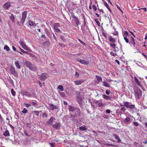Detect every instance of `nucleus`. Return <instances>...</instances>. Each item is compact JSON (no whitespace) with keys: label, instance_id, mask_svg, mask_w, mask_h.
<instances>
[{"label":"nucleus","instance_id":"f257e3e1","mask_svg":"<svg viewBox=\"0 0 147 147\" xmlns=\"http://www.w3.org/2000/svg\"><path fill=\"white\" fill-rule=\"evenodd\" d=\"M24 64L31 70L33 71L37 70V68L35 65H33L29 61H25L24 62Z\"/></svg>","mask_w":147,"mask_h":147},{"label":"nucleus","instance_id":"f03ea898","mask_svg":"<svg viewBox=\"0 0 147 147\" xmlns=\"http://www.w3.org/2000/svg\"><path fill=\"white\" fill-rule=\"evenodd\" d=\"M135 95L136 98L139 99L142 94V91L138 88L134 89Z\"/></svg>","mask_w":147,"mask_h":147},{"label":"nucleus","instance_id":"7ed1b4c3","mask_svg":"<svg viewBox=\"0 0 147 147\" xmlns=\"http://www.w3.org/2000/svg\"><path fill=\"white\" fill-rule=\"evenodd\" d=\"M124 105L127 108H129L131 109H133L134 108L135 106L131 104L130 102H123Z\"/></svg>","mask_w":147,"mask_h":147},{"label":"nucleus","instance_id":"20e7f679","mask_svg":"<svg viewBox=\"0 0 147 147\" xmlns=\"http://www.w3.org/2000/svg\"><path fill=\"white\" fill-rule=\"evenodd\" d=\"M76 60L81 63L84 65H87L89 64V61L88 60H85L82 59L80 58H78L76 59Z\"/></svg>","mask_w":147,"mask_h":147},{"label":"nucleus","instance_id":"39448f33","mask_svg":"<svg viewBox=\"0 0 147 147\" xmlns=\"http://www.w3.org/2000/svg\"><path fill=\"white\" fill-rule=\"evenodd\" d=\"M27 13V11H25L22 13V18L20 20V22L22 24H24L25 22V21Z\"/></svg>","mask_w":147,"mask_h":147},{"label":"nucleus","instance_id":"423d86ee","mask_svg":"<svg viewBox=\"0 0 147 147\" xmlns=\"http://www.w3.org/2000/svg\"><path fill=\"white\" fill-rule=\"evenodd\" d=\"M71 16L72 18H73L75 21L76 24L77 26H78L80 24V21L78 18L75 16L74 13L73 12H71Z\"/></svg>","mask_w":147,"mask_h":147},{"label":"nucleus","instance_id":"0eeeda50","mask_svg":"<svg viewBox=\"0 0 147 147\" xmlns=\"http://www.w3.org/2000/svg\"><path fill=\"white\" fill-rule=\"evenodd\" d=\"M19 43L21 45L23 48L24 49L27 50L28 51L30 52V50L27 46L25 43L22 41H20L19 42Z\"/></svg>","mask_w":147,"mask_h":147},{"label":"nucleus","instance_id":"6e6552de","mask_svg":"<svg viewBox=\"0 0 147 147\" xmlns=\"http://www.w3.org/2000/svg\"><path fill=\"white\" fill-rule=\"evenodd\" d=\"M10 71L11 74L16 76L17 75V72L16 71L15 68L13 66H11L10 68Z\"/></svg>","mask_w":147,"mask_h":147},{"label":"nucleus","instance_id":"1a4fd4ad","mask_svg":"<svg viewBox=\"0 0 147 147\" xmlns=\"http://www.w3.org/2000/svg\"><path fill=\"white\" fill-rule=\"evenodd\" d=\"M48 77V75L47 73L42 74L40 76V79L41 80H44Z\"/></svg>","mask_w":147,"mask_h":147},{"label":"nucleus","instance_id":"9d476101","mask_svg":"<svg viewBox=\"0 0 147 147\" xmlns=\"http://www.w3.org/2000/svg\"><path fill=\"white\" fill-rule=\"evenodd\" d=\"M109 44L111 47L114 49L115 52H117L119 51V48L118 47H116V45L115 43H110Z\"/></svg>","mask_w":147,"mask_h":147},{"label":"nucleus","instance_id":"9b49d317","mask_svg":"<svg viewBox=\"0 0 147 147\" xmlns=\"http://www.w3.org/2000/svg\"><path fill=\"white\" fill-rule=\"evenodd\" d=\"M52 127L56 129H59L61 126V124L59 123H56L53 124H51Z\"/></svg>","mask_w":147,"mask_h":147},{"label":"nucleus","instance_id":"f8f14e48","mask_svg":"<svg viewBox=\"0 0 147 147\" xmlns=\"http://www.w3.org/2000/svg\"><path fill=\"white\" fill-rule=\"evenodd\" d=\"M11 6L10 3L9 2H6L3 5V7L5 9H7Z\"/></svg>","mask_w":147,"mask_h":147},{"label":"nucleus","instance_id":"ddd939ff","mask_svg":"<svg viewBox=\"0 0 147 147\" xmlns=\"http://www.w3.org/2000/svg\"><path fill=\"white\" fill-rule=\"evenodd\" d=\"M75 111L76 112L75 114V116H80L81 115V113L80 109L78 108L77 107L76 109L75 110Z\"/></svg>","mask_w":147,"mask_h":147},{"label":"nucleus","instance_id":"4468645a","mask_svg":"<svg viewBox=\"0 0 147 147\" xmlns=\"http://www.w3.org/2000/svg\"><path fill=\"white\" fill-rule=\"evenodd\" d=\"M84 82V80H77L76 81H75L74 82L75 83V84L76 85H78L82 84V83Z\"/></svg>","mask_w":147,"mask_h":147},{"label":"nucleus","instance_id":"2eb2a0df","mask_svg":"<svg viewBox=\"0 0 147 147\" xmlns=\"http://www.w3.org/2000/svg\"><path fill=\"white\" fill-rule=\"evenodd\" d=\"M77 101L79 105L80 106H81L82 104V99L81 97L78 98H77Z\"/></svg>","mask_w":147,"mask_h":147},{"label":"nucleus","instance_id":"dca6fc26","mask_svg":"<svg viewBox=\"0 0 147 147\" xmlns=\"http://www.w3.org/2000/svg\"><path fill=\"white\" fill-rule=\"evenodd\" d=\"M76 108L77 107L69 105L68 106V109L69 111L71 112H73L76 109Z\"/></svg>","mask_w":147,"mask_h":147},{"label":"nucleus","instance_id":"f3484780","mask_svg":"<svg viewBox=\"0 0 147 147\" xmlns=\"http://www.w3.org/2000/svg\"><path fill=\"white\" fill-rule=\"evenodd\" d=\"M134 78L135 82H136L137 84L142 89L143 87L142 85L140 84V82L138 80L137 78L135 76L134 77Z\"/></svg>","mask_w":147,"mask_h":147},{"label":"nucleus","instance_id":"a211bd4d","mask_svg":"<svg viewBox=\"0 0 147 147\" xmlns=\"http://www.w3.org/2000/svg\"><path fill=\"white\" fill-rule=\"evenodd\" d=\"M54 119H55V118L53 117H51L49 120L47 122L46 124L47 125L51 124L53 123Z\"/></svg>","mask_w":147,"mask_h":147},{"label":"nucleus","instance_id":"6ab92c4d","mask_svg":"<svg viewBox=\"0 0 147 147\" xmlns=\"http://www.w3.org/2000/svg\"><path fill=\"white\" fill-rule=\"evenodd\" d=\"M49 106L50 109L51 110L58 109V107L57 106L53 104H50Z\"/></svg>","mask_w":147,"mask_h":147},{"label":"nucleus","instance_id":"aec40b11","mask_svg":"<svg viewBox=\"0 0 147 147\" xmlns=\"http://www.w3.org/2000/svg\"><path fill=\"white\" fill-rule=\"evenodd\" d=\"M109 40L111 43H113L116 42L115 39L113 38L111 36H110L109 37Z\"/></svg>","mask_w":147,"mask_h":147},{"label":"nucleus","instance_id":"412c9836","mask_svg":"<svg viewBox=\"0 0 147 147\" xmlns=\"http://www.w3.org/2000/svg\"><path fill=\"white\" fill-rule=\"evenodd\" d=\"M45 32L46 35L50 38H51V34L49 30L46 28L45 29Z\"/></svg>","mask_w":147,"mask_h":147},{"label":"nucleus","instance_id":"4be33fe9","mask_svg":"<svg viewBox=\"0 0 147 147\" xmlns=\"http://www.w3.org/2000/svg\"><path fill=\"white\" fill-rule=\"evenodd\" d=\"M102 85L106 87L109 88L110 86V85L106 82L104 81L102 82Z\"/></svg>","mask_w":147,"mask_h":147},{"label":"nucleus","instance_id":"5701e85b","mask_svg":"<svg viewBox=\"0 0 147 147\" xmlns=\"http://www.w3.org/2000/svg\"><path fill=\"white\" fill-rule=\"evenodd\" d=\"M9 18L10 20L11 21L13 22H15V17L14 16L13 14H11L9 16Z\"/></svg>","mask_w":147,"mask_h":147},{"label":"nucleus","instance_id":"b1692460","mask_svg":"<svg viewBox=\"0 0 147 147\" xmlns=\"http://www.w3.org/2000/svg\"><path fill=\"white\" fill-rule=\"evenodd\" d=\"M102 97L104 99L106 100H111V97L109 96H107L105 94H103L102 95Z\"/></svg>","mask_w":147,"mask_h":147},{"label":"nucleus","instance_id":"393cba45","mask_svg":"<svg viewBox=\"0 0 147 147\" xmlns=\"http://www.w3.org/2000/svg\"><path fill=\"white\" fill-rule=\"evenodd\" d=\"M113 136L114 137L115 139L118 142H121V140L119 138L116 134H113Z\"/></svg>","mask_w":147,"mask_h":147},{"label":"nucleus","instance_id":"a878e982","mask_svg":"<svg viewBox=\"0 0 147 147\" xmlns=\"http://www.w3.org/2000/svg\"><path fill=\"white\" fill-rule=\"evenodd\" d=\"M28 24L31 26H36V24L33 21L29 20Z\"/></svg>","mask_w":147,"mask_h":147},{"label":"nucleus","instance_id":"bb28decb","mask_svg":"<svg viewBox=\"0 0 147 147\" xmlns=\"http://www.w3.org/2000/svg\"><path fill=\"white\" fill-rule=\"evenodd\" d=\"M79 129L81 131H85L87 129V128L86 126L84 125V126H81L79 127Z\"/></svg>","mask_w":147,"mask_h":147},{"label":"nucleus","instance_id":"cd10ccee","mask_svg":"<svg viewBox=\"0 0 147 147\" xmlns=\"http://www.w3.org/2000/svg\"><path fill=\"white\" fill-rule=\"evenodd\" d=\"M130 119L129 117H127L124 119V121L125 123H128L130 121Z\"/></svg>","mask_w":147,"mask_h":147},{"label":"nucleus","instance_id":"c85d7f7f","mask_svg":"<svg viewBox=\"0 0 147 147\" xmlns=\"http://www.w3.org/2000/svg\"><path fill=\"white\" fill-rule=\"evenodd\" d=\"M15 64L17 67V68L18 69H20L21 68V67L20 65L19 64V63L18 62V61H17L15 62Z\"/></svg>","mask_w":147,"mask_h":147},{"label":"nucleus","instance_id":"c756f323","mask_svg":"<svg viewBox=\"0 0 147 147\" xmlns=\"http://www.w3.org/2000/svg\"><path fill=\"white\" fill-rule=\"evenodd\" d=\"M96 77L97 80L99 82L102 81V78L101 76H99L96 75Z\"/></svg>","mask_w":147,"mask_h":147},{"label":"nucleus","instance_id":"7c9ffc66","mask_svg":"<svg viewBox=\"0 0 147 147\" xmlns=\"http://www.w3.org/2000/svg\"><path fill=\"white\" fill-rule=\"evenodd\" d=\"M24 94L25 96H28V97H31L32 96L31 94L27 92H24Z\"/></svg>","mask_w":147,"mask_h":147},{"label":"nucleus","instance_id":"2f4dec72","mask_svg":"<svg viewBox=\"0 0 147 147\" xmlns=\"http://www.w3.org/2000/svg\"><path fill=\"white\" fill-rule=\"evenodd\" d=\"M3 135L5 136H9V133L8 131L7 130L3 133Z\"/></svg>","mask_w":147,"mask_h":147},{"label":"nucleus","instance_id":"473e14b6","mask_svg":"<svg viewBox=\"0 0 147 147\" xmlns=\"http://www.w3.org/2000/svg\"><path fill=\"white\" fill-rule=\"evenodd\" d=\"M85 26L84 27H81V30H82V32L84 33H86V28L87 29L88 28H87V27L85 28Z\"/></svg>","mask_w":147,"mask_h":147},{"label":"nucleus","instance_id":"72a5a7b5","mask_svg":"<svg viewBox=\"0 0 147 147\" xmlns=\"http://www.w3.org/2000/svg\"><path fill=\"white\" fill-rule=\"evenodd\" d=\"M130 42V44L132 43L134 46L135 45L134 39L133 37H131V39Z\"/></svg>","mask_w":147,"mask_h":147},{"label":"nucleus","instance_id":"f704fd0d","mask_svg":"<svg viewBox=\"0 0 147 147\" xmlns=\"http://www.w3.org/2000/svg\"><path fill=\"white\" fill-rule=\"evenodd\" d=\"M30 103L31 104V105H32L33 106L35 107H38V104L36 102H30Z\"/></svg>","mask_w":147,"mask_h":147},{"label":"nucleus","instance_id":"c9c22d12","mask_svg":"<svg viewBox=\"0 0 147 147\" xmlns=\"http://www.w3.org/2000/svg\"><path fill=\"white\" fill-rule=\"evenodd\" d=\"M123 35L124 37V36H129V34L126 31H124L123 33Z\"/></svg>","mask_w":147,"mask_h":147},{"label":"nucleus","instance_id":"e433bc0d","mask_svg":"<svg viewBox=\"0 0 147 147\" xmlns=\"http://www.w3.org/2000/svg\"><path fill=\"white\" fill-rule=\"evenodd\" d=\"M20 50L21 52H22V53H24L26 54H29L30 55H31L32 54L31 53H30L28 52L27 51H25L23 49H22L21 48H20Z\"/></svg>","mask_w":147,"mask_h":147},{"label":"nucleus","instance_id":"4c0bfd02","mask_svg":"<svg viewBox=\"0 0 147 147\" xmlns=\"http://www.w3.org/2000/svg\"><path fill=\"white\" fill-rule=\"evenodd\" d=\"M58 88L61 91H63L64 90V88L62 86L60 85L58 86Z\"/></svg>","mask_w":147,"mask_h":147},{"label":"nucleus","instance_id":"58836bf2","mask_svg":"<svg viewBox=\"0 0 147 147\" xmlns=\"http://www.w3.org/2000/svg\"><path fill=\"white\" fill-rule=\"evenodd\" d=\"M124 38L126 43H129V44H130V42L129 41V39L127 38V37L124 36Z\"/></svg>","mask_w":147,"mask_h":147},{"label":"nucleus","instance_id":"ea45409f","mask_svg":"<svg viewBox=\"0 0 147 147\" xmlns=\"http://www.w3.org/2000/svg\"><path fill=\"white\" fill-rule=\"evenodd\" d=\"M80 92L79 91H77L76 92V98H79V97H81L80 96Z\"/></svg>","mask_w":147,"mask_h":147},{"label":"nucleus","instance_id":"a19ab883","mask_svg":"<svg viewBox=\"0 0 147 147\" xmlns=\"http://www.w3.org/2000/svg\"><path fill=\"white\" fill-rule=\"evenodd\" d=\"M60 27V24L59 23H55L54 24V27L58 28Z\"/></svg>","mask_w":147,"mask_h":147},{"label":"nucleus","instance_id":"79ce46f5","mask_svg":"<svg viewBox=\"0 0 147 147\" xmlns=\"http://www.w3.org/2000/svg\"><path fill=\"white\" fill-rule=\"evenodd\" d=\"M4 49L5 50H6L7 51H8L10 49L9 47L7 45H5L4 47Z\"/></svg>","mask_w":147,"mask_h":147},{"label":"nucleus","instance_id":"37998d69","mask_svg":"<svg viewBox=\"0 0 147 147\" xmlns=\"http://www.w3.org/2000/svg\"><path fill=\"white\" fill-rule=\"evenodd\" d=\"M54 30L57 32H61V31L58 28L54 27Z\"/></svg>","mask_w":147,"mask_h":147},{"label":"nucleus","instance_id":"c03bdc74","mask_svg":"<svg viewBox=\"0 0 147 147\" xmlns=\"http://www.w3.org/2000/svg\"><path fill=\"white\" fill-rule=\"evenodd\" d=\"M78 40L80 42L81 44H82L83 45L86 46V44L83 41H82L81 40H80L79 38H78Z\"/></svg>","mask_w":147,"mask_h":147},{"label":"nucleus","instance_id":"a18cd8bd","mask_svg":"<svg viewBox=\"0 0 147 147\" xmlns=\"http://www.w3.org/2000/svg\"><path fill=\"white\" fill-rule=\"evenodd\" d=\"M11 93L12 95L13 96H15V95H16V92L14 91V90L13 89H12L11 90Z\"/></svg>","mask_w":147,"mask_h":147},{"label":"nucleus","instance_id":"49530a36","mask_svg":"<svg viewBox=\"0 0 147 147\" xmlns=\"http://www.w3.org/2000/svg\"><path fill=\"white\" fill-rule=\"evenodd\" d=\"M60 37L61 40H63L64 42H65L66 41V39L62 35H61L60 36Z\"/></svg>","mask_w":147,"mask_h":147},{"label":"nucleus","instance_id":"de8ad7c7","mask_svg":"<svg viewBox=\"0 0 147 147\" xmlns=\"http://www.w3.org/2000/svg\"><path fill=\"white\" fill-rule=\"evenodd\" d=\"M22 112L24 114H26L27 113L28 110L26 108H24L23 109V110L22 111Z\"/></svg>","mask_w":147,"mask_h":147},{"label":"nucleus","instance_id":"09e8293b","mask_svg":"<svg viewBox=\"0 0 147 147\" xmlns=\"http://www.w3.org/2000/svg\"><path fill=\"white\" fill-rule=\"evenodd\" d=\"M120 110L121 111H123L122 113H123L126 111V109L124 107H122L121 108Z\"/></svg>","mask_w":147,"mask_h":147},{"label":"nucleus","instance_id":"8fccbe9b","mask_svg":"<svg viewBox=\"0 0 147 147\" xmlns=\"http://www.w3.org/2000/svg\"><path fill=\"white\" fill-rule=\"evenodd\" d=\"M94 21H95V22H96V23L97 24V25L98 26H100V23L99 22V21L97 19H96L94 20Z\"/></svg>","mask_w":147,"mask_h":147},{"label":"nucleus","instance_id":"3c124183","mask_svg":"<svg viewBox=\"0 0 147 147\" xmlns=\"http://www.w3.org/2000/svg\"><path fill=\"white\" fill-rule=\"evenodd\" d=\"M24 104L25 106L27 108H28L30 106H31V105L30 104H27L26 103H24Z\"/></svg>","mask_w":147,"mask_h":147},{"label":"nucleus","instance_id":"603ef678","mask_svg":"<svg viewBox=\"0 0 147 147\" xmlns=\"http://www.w3.org/2000/svg\"><path fill=\"white\" fill-rule=\"evenodd\" d=\"M103 104L101 102H99L98 104V106L99 107H103Z\"/></svg>","mask_w":147,"mask_h":147},{"label":"nucleus","instance_id":"864d4df0","mask_svg":"<svg viewBox=\"0 0 147 147\" xmlns=\"http://www.w3.org/2000/svg\"><path fill=\"white\" fill-rule=\"evenodd\" d=\"M103 2L104 3V4L105 6L106 7H108V5L107 3L106 2L104 1V0H102Z\"/></svg>","mask_w":147,"mask_h":147},{"label":"nucleus","instance_id":"5fc2aeb1","mask_svg":"<svg viewBox=\"0 0 147 147\" xmlns=\"http://www.w3.org/2000/svg\"><path fill=\"white\" fill-rule=\"evenodd\" d=\"M110 91L109 90H106L105 91V93L107 95H109L110 94Z\"/></svg>","mask_w":147,"mask_h":147},{"label":"nucleus","instance_id":"6e6d98bb","mask_svg":"<svg viewBox=\"0 0 147 147\" xmlns=\"http://www.w3.org/2000/svg\"><path fill=\"white\" fill-rule=\"evenodd\" d=\"M110 54L111 55H112L113 56H115L117 55V54H116V53H114L113 52H110Z\"/></svg>","mask_w":147,"mask_h":147},{"label":"nucleus","instance_id":"4d7b16f0","mask_svg":"<svg viewBox=\"0 0 147 147\" xmlns=\"http://www.w3.org/2000/svg\"><path fill=\"white\" fill-rule=\"evenodd\" d=\"M133 123L134 125L136 126H138L139 125V123L137 122H133Z\"/></svg>","mask_w":147,"mask_h":147},{"label":"nucleus","instance_id":"13d9d810","mask_svg":"<svg viewBox=\"0 0 147 147\" xmlns=\"http://www.w3.org/2000/svg\"><path fill=\"white\" fill-rule=\"evenodd\" d=\"M49 144L51 146V147H53L54 145H55L56 144V143H49Z\"/></svg>","mask_w":147,"mask_h":147},{"label":"nucleus","instance_id":"bf43d9fd","mask_svg":"<svg viewBox=\"0 0 147 147\" xmlns=\"http://www.w3.org/2000/svg\"><path fill=\"white\" fill-rule=\"evenodd\" d=\"M102 35L104 37L105 39H107V36L105 33L104 32H103L102 33Z\"/></svg>","mask_w":147,"mask_h":147},{"label":"nucleus","instance_id":"052dcab7","mask_svg":"<svg viewBox=\"0 0 147 147\" xmlns=\"http://www.w3.org/2000/svg\"><path fill=\"white\" fill-rule=\"evenodd\" d=\"M60 95L62 97H64L65 96V95L64 94V93L63 92H60Z\"/></svg>","mask_w":147,"mask_h":147},{"label":"nucleus","instance_id":"680f3d73","mask_svg":"<svg viewBox=\"0 0 147 147\" xmlns=\"http://www.w3.org/2000/svg\"><path fill=\"white\" fill-rule=\"evenodd\" d=\"M34 112L36 114V115L37 116H38L39 115V112L37 111H34Z\"/></svg>","mask_w":147,"mask_h":147},{"label":"nucleus","instance_id":"e2e57ef3","mask_svg":"<svg viewBox=\"0 0 147 147\" xmlns=\"http://www.w3.org/2000/svg\"><path fill=\"white\" fill-rule=\"evenodd\" d=\"M92 7H93V10H94V11H96V10L97 8L96 7V6L95 5H92Z\"/></svg>","mask_w":147,"mask_h":147},{"label":"nucleus","instance_id":"0e129e2a","mask_svg":"<svg viewBox=\"0 0 147 147\" xmlns=\"http://www.w3.org/2000/svg\"><path fill=\"white\" fill-rule=\"evenodd\" d=\"M42 117H47V115L46 113H44L42 114Z\"/></svg>","mask_w":147,"mask_h":147},{"label":"nucleus","instance_id":"69168bd1","mask_svg":"<svg viewBox=\"0 0 147 147\" xmlns=\"http://www.w3.org/2000/svg\"><path fill=\"white\" fill-rule=\"evenodd\" d=\"M113 34L114 35L117 36L118 34V32L117 31H115L114 33H113Z\"/></svg>","mask_w":147,"mask_h":147},{"label":"nucleus","instance_id":"338daca9","mask_svg":"<svg viewBox=\"0 0 147 147\" xmlns=\"http://www.w3.org/2000/svg\"><path fill=\"white\" fill-rule=\"evenodd\" d=\"M24 133L27 136H30V135H28V132H27V131H24Z\"/></svg>","mask_w":147,"mask_h":147},{"label":"nucleus","instance_id":"774afa93","mask_svg":"<svg viewBox=\"0 0 147 147\" xmlns=\"http://www.w3.org/2000/svg\"><path fill=\"white\" fill-rule=\"evenodd\" d=\"M59 45L61 46L62 47H65V45L64 44H61L60 43H59Z\"/></svg>","mask_w":147,"mask_h":147}]
</instances>
